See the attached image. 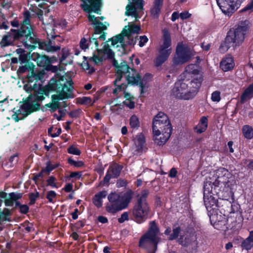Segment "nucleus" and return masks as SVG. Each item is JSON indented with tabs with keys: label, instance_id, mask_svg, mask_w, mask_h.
<instances>
[{
	"label": "nucleus",
	"instance_id": "nucleus-19",
	"mask_svg": "<svg viewBox=\"0 0 253 253\" xmlns=\"http://www.w3.org/2000/svg\"><path fill=\"white\" fill-rule=\"evenodd\" d=\"M140 30V27L137 25L131 24L130 25L126 26L122 31V34L127 37L129 41L128 44L134 45L137 41V36L134 38L132 34H137Z\"/></svg>",
	"mask_w": 253,
	"mask_h": 253
},
{
	"label": "nucleus",
	"instance_id": "nucleus-22",
	"mask_svg": "<svg viewBox=\"0 0 253 253\" xmlns=\"http://www.w3.org/2000/svg\"><path fill=\"white\" fill-rule=\"evenodd\" d=\"M179 243L192 251L196 250L198 247L197 238L194 234L186 237L184 241H179Z\"/></svg>",
	"mask_w": 253,
	"mask_h": 253
},
{
	"label": "nucleus",
	"instance_id": "nucleus-54",
	"mask_svg": "<svg viewBox=\"0 0 253 253\" xmlns=\"http://www.w3.org/2000/svg\"><path fill=\"white\" fill-rule=\"evenodd\" d=\"M56 195V194L54 191H49L47 193L46 198L50 202H52L53 198L55 197Z\"/></svg>",
	"mask_w": 253,
	"mask_h": 253
},
{
	"label": "nucleus",
	"instance_id": "nucleus-8",
	"mask_svg": "<svg viewBox=\"0 0 253 253\" xmlns=\"http://www.w3.org/2000/svg\"><path fill=\"white\" fill-rule=\"evenodd\" d=\"M150 227L148 231L143 235L139 241V247L151 250L152 253H155L157 249V245L160 238L157 236L159 229L156 222L152 221L150 223Z\"/></svg>",
	"mask_w": 253,
	"mask_h": 253
},
{
	"label": "nucleus",
	"instance_id": "nucleus-11",
	"mask_svg": "<svg viewBox=\"0 0 253 253\" xmlns=\"http://www.w3.org/2000/svg\"><path fill=\"white\" fill-rule=\"evenodd\" d=\"M188 84L183 79L176 82L172 90V93L174 96L178 99L189 100L192 99V96L189 89Z\"/></svg>",
	"mask_w": 253,
	"mask_h": 253
},
{
	"label": "nucleus",
	"instance_id": "nucleus-33",
	"mask_svg": "<svg viewBox=\"0 0 253 253\" xmlns=\"http://www.w3.org/2000/svg\"><path fill=\"white\" fill-rule=\"evenodd\" d=\"M129 125L132 129H138L140 126L139 119L136 115H133L130 118Z\"/></svg>",
	"mask_w": 253,
	"mask_h": 253
},
{
	"label": "nucleus",
	"instance_id": "nucleus-50",
	"mask_svg": "<svg viewBox=\"0 0 253 253\" xmlns=\"http://www.w3.org/2000/svg\"><path fill=\"white\" fill-rule=\"evenodd\" d=\"M148 195L147 190H144L142 192V194L140 198L137 200L138 202L147 203L146 198Z\"/></svg>",
	"mask_w": 253,
	"mask_h": 253
},
{
	"label": "nucleus",
	"instance_id": "nucleus-48",
	"mask_svg": "<svg viewBox=\"0 0 253 253\" xmlns=\"http://www.w3.org/2000/svg\"><path fill=\"white\" fill-rule=\"evenodd\" d=\"M68 163L70 165L78 168L81 167L84 165V163L82 161H75L71 158L68 159Z\"/></svg>",
	"mask_w": 253,
	"mask_h": 253
},
{
	"label": "nucleus",
	"instance_id": "nucleus-29",
	"mask_svg": "<svg viewBox=\"0 0 253 253\" xmlns=\"http://www.w3.org/2000/svg\"><path fill=\"white\" fill-rule=\"evenodd\" d=\"M208 127V119L206 117H203L200 120L199 124L195 127V130L198 133L204 132Z\"/></svg>",
	"mask_w": 253,
	"mask_h": 253
},
{
	"label": "nucleus",
	"instance_id": "nucleus-41",
	"mask_svg": "<svg viewBox=\"0 0 253 253\" xmlns=\"http://www.w3.org/2000/svg\"><path fill=\"white\" fill-rule=\"evenodd\" d=\"M123 34H120L114 37L111 39V44L114 46L118 43H123L124 41V37Z\"/></svg>",
	"mask_w": 253,
	"mask_h": 253
},
{
	"label": "nucleus",
	"instance_id": "nucleus-43",
	"mask_svg": "<svg viewBox=\"0 0 253 253\" xmlns=\"http://www.w3.org/2000/svg\"><path fill=\"white\" fill-rule=\"evenodd\" d=\"M91 100L88 97H83L77 98V103L81 104H88L91 103Z\"/></svg>",
	"mask_w": 253,
	"mask_h": 253
},
{
	"label": "nucleus",
	"instance_id": "nucleus-32",
	"mask_svg": "<svg viewBox=\"0 0 253 253\" xmlns=\"http://www.w3.org/2000/svg\"><path fill=\"white\" fill-rule=\"evenodd\" d=\"M165 132H162L161 134L159 136H155L156 137L154 139V141L155 143H156L158 145H164L167 140L169 139L170 136H169L166 140L165 139Z\"/></svg>",
	"mask_w": 253,
	"mask_h": 253
},
{
	"label": "nucleus",
	"instance_id": "nucleus-3",
	"mask_svg": "<svg viewBox=\"0 0 253 253\" xmlns=\"http://www.w3.org/2000/svg\"><path fill=\"white\" fill-rule=\"evenodd\" d=\"M42 75L38 72L36 73L34 70L32 71L27 76V83L23 88L27 92H33L28 97L27 100L33 103H38L42 101L45 98L44 94H46V90L42 87L40 84H38L37 82L41 80Z\"/></svg>",
	"mask_w": 253,
	"mask_h": 253
},
{
	"label": "nucleus",
	"instance_id": "nucleus-37",
	"mask_svg": "<svg viewBox=\"0 0 253 253\" xmlns=\"http://www.w3.org/2000/svg\"><path fill=\"white\" fill-rule=\"evenodd\" d=\"M204 201L205 205L207 208L213 206L215 204V201L213 199V197L211 196H210V197H206L205 195H204Z\"/></svg>",
	"mask_w": 253,
	"mask_h": 253
},
{
	"label": "nucleus",
	"instance_id": "nucleus-34",
	"mask_svg": "<svg viewBox=\"0 0 253 253\" xmlns=\"http://www.w3.org/2000/svg\"><path fill=\"white\" fill-rule=\"evenodd\" d=\"M134 142L138 147H141L145 142V137L142 133L138 134L134 139Z\"/></svg>",
	"mask_w": 253,
	"mask_h": 253
},
{
	"label": "nucleus",
	"instance_id": "nucleus-64",
	"mask_svg": "<svg viewBox=\"0 0 253 253\" xmlns=\"http://www.w3.org/2000/svg\"><path fill=\"white\" fill-rule=\"evenodd\" d=\"M82 176V174L79 172H73L70 174V177L79 179Z\"/></svg>",
	"mask_w": 253,
	"mask_h": 253
},
{
	"label": "nucleus",
	"instance_id": "nucleus-6",
	"mask_svg": "<svg viewBox=\"0 0 253 253\" xmlns=\"http://www.w3.org/2000/svg\"><path fill=\"white\" fill-rule=\"evenodd\" d=\"M132 199L130 192H127L122 196L116 193H111L108 196V203L106 206V211L112 213L123 210L127 207Z\"/></svg>",
	"mask_w": 253,
	"mask_h": 253
},
{
	"label": "nucleus",
	"instance_id": "nucleus-35",
	"mask_svg": "<svg viewBox=\"0 0 253 253\" xmlns=\"http://www.w3.org/2000/svg\"><path fill=\"white\" fill-rule=\"evenodd\" d=\"M37 12V15L39 17V19L41 20V21H42V23L43 24H47V25H48L49 24H50V23H52L53 22V19L52 18H51L50 19V21L49 22H45L44 21V19H43V18L42 17V15L44 13L45 15L46 14V13H47L48 12H49V9H45L44 11H43L42 10H41L39 8H37V10L36 11Z\"/></svg>",
	"mask_w": 253,
	"mask_h": 253
},
{
	"label": "nucleus",
	"instance_id": "nucleus-24",
	"mask_svg": "<svg viewBox=\"0 0 253 253\" xmlns=\"http://www.w3.org/2000/svg\"><path fill=\"white\" fill-rule=\"evenodd\" d=\"M199 74H202L197 69L195 64H189L185 68V70L183 73V78H189L195 77Z\"/></svg>",
	"mask_w": 253,
	"mask_h": 253
},
{
	"label": "nucleus",
	"instance_id": "nucleus-21",
	"mask_svg": "<svg viewBox=\"0 0 253 253\" xmlns=\"http://www.w3.org/2000/svg\"><path fill=\"white\" fill-rule=\"evenodd\" d=\"M122 168L121 166L117 164H114L110 166L103 180L101 182V184H108L111 178L118 177L120 174Z\"/></svg>",
	"mask_w": 253,
	"mask_h": 253
},
{
	"label": "nucleus",
	"instance_id": "nucleus-23",
	"mask_svg": "<svg viewBox=\"0 0 253 253\" xmlns=\"http://www.w3.org/2000/svg\"><path fill=\"white\" fill-rule=\"evenodd\" d=\"M234 66V62L232 57L227 56L222 59L220 64L221 69L227 72L232 70Z\"/></svg>",
	"mask_w": 253,
	"mask_h": 253
},
{
	"label": "nucleus",
	"instance_id": "nucleus-45",
	"mask_svg": "<svg viewBox=\"0 0 253 253\" xmlns=\"http://www.w3.org/2000/svg\"><path fill=\"white\" fill-rule=\"evenodd\" d=\"M211 99L214 102H219L220 100V92L219 91H215L211 94Z\"/></svg>",
	"mask_w": 253,
	"mask_h": 253
},
{
	"label": "nucleus",
	"instance_id": "nucleus-25",
	"mask_svg": "<svg viewBox=\"0 0 253 253\" xmlns=\"http://www.w3.org/2000/svg\"><path fill=\"white\" fill-rule=\"evenodd\" d=\"M35 60L37 62V65L40 67H48L52 62L51 59L45 55H42L37 54L34 57Z\"/></svg>",
	"mask_w": 253,
	"mask_h": 253
},
{
	"label": "nucleus",
	"instance_id": "nucleus-18",
	"mask_svg": "<svg viewBox=\"0 0 253 253\" xmlns=\"http://www.w3.org/2000/svg\"><path fill=\"white\" fill-rule=\"evenodd\" d=\"M190 78L191 79L189 78H183V79L188 84L189 89L194 97L201 87L203 81V76L202 74H199L195 77Z\"/></svg>",
	"mask_w": 253,
	"mask_h": 253
},
{
	"label": "nucleus",
	"instance_id": "nucleus-5",
	"mask_svg": "<svg viewBox=\"0 0 253 253\" xmlns=\"http://www.w3.org/2000/svg\"><path fill=\"white\" fill-rule=\"evenodd\" d=\"M248 24V21H241L234 30L228 32L224 42V46L227 49L232 46H238L243 42L245 35L249 29Z\"/></svg>",
	"mask_w": 253,
	"mask_h": 253
},
{
	"label": "nucleus",
	"instance_id": "nucleus-20",
	"mask_svg": "<svg viewBox=\"0 0 253 253\" xmlns=\"http://www.w3.org/2000/svg\"><path fill=\"white\" fill-rule=\"evenodd\" d=\"M102 0H81V6L86 11H93L97 14L100 13L102 7Z\"/></svg>",
	"mask_w": 253,
	"mask_h": 253
},
{
	"label": "nucleus",
	"instance_id": "nucleus-51",
	"mask_svg": "<svg viewBox=\"0 0 253 253\" xmlns=\"http://www.w3.org/2000/svg\"><path fill=\"white\" fill-rule=\"evenodd\" d=\"M22 196V194L20 193H11L9 194V198L11 199L13 201H16L20 199Z\"/></svg>",
	"mask_w": 253,
	"mask_h": 253
},
{
	"label": "nucleus",
	"instance_id": "nucleus-14",
	"mask_svg": "<svg viewBox=\"0 0 253 253\" xmlns=\"http://www.w3.org/2000/svg\"><path fill=\"white\" fill-rule=\"evenodd\" d=\"M46 33L48 41L40 42L38 39L35 37L37 40V42L35 44V46L36 47V45L38 43L41 48L43 49L47 52H54L60 50V46L59 45H55V41L54 40L55 38L58 36L55 35L54 30L53 28L51 29H48V30L46 31Z\"/></svg>",
	"mask_w": 253,
	"mask_h": 253
},
{
	"label": "nucleus",
	"instance_id": "nucleus-1",
	"mask_svg": "<svg viewBox=\"0 0 253 253\" xmlns=\"http://www.w3.org/2000/svg\"><path fill=\"white\" fill-rule=\"evenodd\" d=\"M30 18V12L25 11L24 19L21 22L20 28L11 29L10 32L4 35L0 42V47L3 48L12 45L15 41H19L30 50L34 49L37 40L34 33V26L31 23Z\"/></svg>",
	"mask_w": 253,
	"mask_h": 253
},
{
	"label": "nucleus",
	"instance_id": "nucleus-55",
	"mask_svg": "<svg viewBox=\"0 0 253 253\" xmlns=\"http://www.w3.org/2000/svg\"><path fill=\"white\" fill-rule=\"evenodd\" d=\"M123 103L129 109H133L135 107V103L133 100H125L123 102Z\"/></svg>",
	"mask_w": 253,
	"mask_h": 253
},
{
	"label": "nucleus",
	"instance_id": "nucleus-49",
	"mask_svg": "<svg viewBox=\"0 0 253 253\" xmlns=\"http://www.w3.org/2000/svg\"><path fill=\"white\" fill-rule=\"evenodd\" d=\"M80 47L82 49L85 50L89 46L88 42L85 38H82L80 41Z\"/></svg>",
	"mask_w": 253,
	"mask_h": 253
},
{
	"label": "nucleus",
	"instance_id": "nucleus-60",
	"mask_svg": "<svg viewBox=\"0 0 253 253\" xmlns=\"http://www.w3.org/2000/svg\"><path fill=\"white\" fill-rule=\"evenodd\" d=\"M253 10V0H252L251 2L248 3L246 6H245L242 10V12Z\"/></svg>",
	"mask_w": 253,
	"mask_h": 253
},
{
	"label": "nucleus",
	"instance_id": "nucleus-62",
	"mask_svg": "<svg viewBox=\"0 0 253 253\" xmlns=\"http://www.w3.org/2000/svg\"><path fill=\"white\" fill-rule=\"evenodd\" d=\"M29 207L27 205H20V211L23 214H26L29 211Z\"/></svg>",
	"mask_w": 253,
	"mask_h": 253
},
{
	"label": "nucleus",
	"instance_id": "nucleus-4",
	"mask_svg": "<svg viewBox=\"0 0 253 253\" xmlns=\"http://www.w3.org/2000/svg\"><path fill=\"white\" fill-rule=\"evenodd\" d=\"M82 9L85 12L88 13L87 17L90 22H92V24L94 25V33L92 35L91 38H89L88 42L89 45H91L92 43L95 44V48L97 51L98 53L96 54L93 53L92 57L89 58V60L91 61L94 62L95 63L97 64L100 62L102 61V58L99 55V53L101 52V50H99L98 48V43L97 41V38L100 40L104 41L105 40L106 33L104 32V30L107 29V26L104 24L103 23L100 22L98 18L95 17L94 15H91L90 12H93V11H86L84 10L83 8ZM94 13H95L94 12Z\"/></svg>",
	"mask_w": 253,
	"mask_h": 253
},
{
	"label": "nucleus",
	"instance_id": "nucleus-38",
	"mask_svg": "<svg viewBox=\"0 0 253 253\" xmlns=\"http://www.w3.org/2000/svg\"><path fill=\"white\" fill-rule=\"evenodd\" d=\"M34 70V65H31L30 63H26L24 66L19 67L18 72L20 73H23L27 71H32Z\"/></svg>",
	"mask_w": 253,
	"mask_h": 253
},
{
	"label": "nucleus",
	"instance_id": "nucleus-59",
	"mask_svg": "<svg viewBox=\"0 0 253 253\" xmlns=\"http://www.w3.org/2000/svg\"><path fill=\"white\" fill-rule=\"evenodd\" d=\"M127 182L126 180L122 179H119L117 180L116 185L117 187H122L126 186Z\"/></svg>",
	"mask_w": 253,
	"mask_h": 253
},
{
	"label": "nucleus",
	"instance_id": "nucleus-2",
	"mask_svg": "<svg viewBox=\"0 0 253 253\" xmlns=\"http://www.w3.org/2000/svg\"><path fill=\"white\" fill-rule=\"evenodd\" d=\"M73 82L71 79L67 80L66 77L62 76L56 80L52 86V88L59 92L58 94L51 96L52 102L48 103L45 106L50 108L51 112H54L60 107L58 100L66 98H73Z\"/></svg>",
	"mask_w": 253,
	"mask_h": 253
},
{
	"label": "nucleus",
	"instance_id": "nucleus-63",
	"mask_svg": "<svg viewBox=\"0 0 253 253\" xmlns=\"http://www.w3.org/2000/svg\"><path fill=\"white\" fill-rule=\"evenodd\" d=\"M11 1H6L5 0H3L1 2V5L4 8L8 9L11 6Z\"/></svg>",
	"mask_w": 253,
	"mask_h": 253
},
{
	"label": "nucleus",
	"instance_id": "nucleus-30",
	"mask_svg": "<svg viewBox=\"0 0 253 253\" xmlns=\"http://www.w3.org/2000/svg\"><path fill=\"white\" fill-rule=\"evenodd\" d=\"M212 180L211 178H207L204 185V194L205 195L206 193L209 194L211 193L213 188Z\"/></svg>",
	"mask_w": 253,
	"mask_h": 253
},
{
	"label": "nucleus",
	"instance_id": "nucleus-52",
	"mask_svg": "<svg viewBox=\"0 0 253 253\" xmlns=\"http://www.w3.org/2000/svg\"><path fill=\"white\" fill-rule=\"evenodd\" d=\"M138 40H139V45L140 47L143 46L144 44L145 43H146L148 41V38L145 36H140Z\"/></svg>",
	"mask_w": 253,
	"mask_h": 253
},
{
	"label": "nucleus",
	"instance_id": "nucleus-57",
	"mask_svg": "<svg viewBox=\"0 0 253 253\" xmlns=\"http://www.w3.org/2000/svg\"><path fill=\"white\" fill-rule=\"evenodd\" d=\"M81 113V110H75L69 113V115L72 118H78Z\"/></svg>",
	"mask_w": 253,
	"mask_h": 253
},
{
	"label": "nucleus",
	"instance_id": "nucleus-10",
	"mask_svg": "<svg viewBox=\"0 0 253 253\" xmlns=\"http://www.w3.org/2000/svg\"><path fill=\"white\" fill-rule=\"evenodd\" d=\"M171 39L170 34L166 31H164L163 42L159 49V54L156 57L155 63L157 67L161 66L169 58L171 52Z\"/></svg>",
	"mask_w": 253,
	"mask_h": 253
},
{
	"label": "nucleus",
	"instance_id": "nucleus-17",
	"mask_svg": "<svg viewBox=\"0 0 253 253\" xmlns=\"http://www.w3.org/2000/svg\"><path fill=\"white\" fill-rule=\"evenodd\" d=\"M129 3L126 5L125 13L126 15H131L135 17V21L137 20L139 12L143 9V0H128Z\"/></svg>",
	"mask_w": 253,
	"mask_h": 253
},
{
	"label": "nucleus",
	"instance_id": "nucleus-39",
	"mask_svg": "<svg viewBox=\"0 0 253 253\" xmlns=\"http://www.w3.org/2000/svg\"><path fill=\"white\" fill-rule=\"evenodd\" d=\"M103 53L105 54H106L109 58H112L114 54L111 49L110 48V46L108 43H105L104 45L103 46V48L102 49Z\"/></svg>",
	"mask_w": 253,
	"mask_h": 253
},
{
	"label": "nucleus",
	"instance_id": "nucleus-42",
	"mask_svg": "<svg viewBox=\"0 0 253 253\" xmlns=\"http://www.w3.org/2000/svg\"><path fill=\"white\" fill-rule=\"evenodd\" d=\"M242 247L247 250H250L253 247V242L246 239L242 243Z\"/></svg>",
	"mask_w": 253,
	"mask_h": 253
},
{
	"label": "nucleus",
	"instance_id": "nucleus-44",
	"mask_svg": "<svg viewBox=\"0 0 253 253\" xmlns=\"http://www.w3.org/2000/svg\"><path fill=\"white\" fill-rule=\"evenodd\" d=\"M68 152L70 154L80 155L81 154L80 150L74 146H71L68 148Z\"/></svg>",
	"mask_w": 253,
	"mask_h": 253
},
{
	"label": "nucleus",
	"instance_id": "nucleus-9",
	"mask_svg": "<svg viewBox=\"0 0 253 253\" xmlns=\"http://www.w3.org/2000/svg\"><path fill=\"white\" fill-rule=\"evenodd\" d=\"M153 132L154 136H159L162 132H165V140L170 136L172 127L168 116L164 112H160L155 116L153 121Z\"/></svg>",
	"mask_w": 253,
	"mask_h": 253
},
{
	"label": "nucleus",
	"instance_id": "nucleus-12",
	"mask_svg": "<svg viewBox=\"0 0 253 253\" xmlns=\"http://www.w3.org/2000/svg\"><path fill=\"white\" fill-rule=\"evenodd\" d=\"M193 55L189 49L183 45L181 43H178L176 49V53L173 58V66L184 64L191 59Z\"/></svg>",
	"mask_w": 253,
	"mask_h": 253
},
{
	"label": "nucleus",
	"instance_id": "nucleus-28",
	"mask_svg": "<svg viewBox=\"0 0 253 253\" xmlns=\"http://www.w3.org/2000/svg\"><path fill=\"white\" fill-rule=\"evenodd\" d=\"M107 193L106 191H102L95 194L93 198V204L97 207L100 208L102 205V199L106 197Z\"/></svg>",
	"mask_w": 253,
	"mask_h": 253
},
{
	"label": "nucleus",
	"instance_id": "nucleus-47",
	"mask_svg": "<svg viewBox=\"0 0 253 253\" xmlns=\"http://www.w3.org/2000/svg\"><path fill=\"white\" fill-rule=\"evenodd\" d=\"M39 196V193L36 192V194L32 193L29 194L30 203L29 205H32L35 204L37 198Z\"/></svg>",
	"mask_w": 253,
	"mask_h": 253
},
{
	"label": "nucleus",
	"instance_id": "nucleus-31",
	"mask_svg": "<svg viewBox=\"0 0 253 253\" xmlns=\"http://www.w3.org/2000/svg\"><path fill=\"white\" fill-rule=\"evenodd\" d=\"M242 131L246 138L251 139L253 137V128L250 126H244L243 127Z\"/></svg>",
	"mask_w": 253,
	"mask_h": 253
},
{
	"label": "nucleus",
	"instance_id": "nucleus-15",
	"mask_svg": "<svg viewBox=\"0 0 253 253\" xmlns=\"http://www.w3.org/2000/svg\"><path fill=\"white\" fill-rule=\"evenodd\" d=\"M216 1L222 12L230 16L239 7L243 0H216Z\"/></svg>",
	"mask_w": 253,
	"mask_h": 253
},
{
	"label": "nucleus",
	"instance_id": "nucleus-61",
	"mask_svg": "<svg viewBox=\"0 0 253 253\" xmlns=\"http://www.w3.org/2000/svg\"><path fill=\"white\" fill-rule=\"evenodd\" d=\"M18 160V157L17 154L11 156L9 159V162L12 165L16 164Z\"/></svg>",
	"mask_w": 253,
	"mask_h": 253
},
{
	"label": "nucleus",
	"instance_id": "nucleus-40",
	"mask_svg": "<svg viewBox=\"0 0 253 253\" xmlns=\"http://www.w3.org/2000/svg\"><path fill=\"white\" fill-rule=\"evenodd\" d=\"M181 228L179 226L173 228L172 233L170 235L169 238V240H173L174 239H176L178 237Z\"/></svg>",
	"mask_w": 253,
	"mask_h": 253
},
{
	"label": "nucleus",
	"instance_id": "nucleus-36",
	"mask_svg": "<svg viewBox=\"0 0 253 253\" xmlns=\"http://www.w3.org/2000/svg\"><path fill=\"white\" fill-rule=\"evenodd\" d=\"M16 52L17 54H18L19 60H20L22 63H25L28 61V56L24 49L18 48L16 49Z\"/></svg>",
	"mask_w": 253,
	"mask_h": 253
},
{
	"label": "nucleus",
	"instance_id": "nucleus-27",
	"mask_svg": "<svg viewBox=\"0 0 253 253\" xmlns=\"http://www.w3.org/2000/svg\"><path fill=\"white\" fill-rule=\"evenodd\" d=\"M163 0H155L154 5L151 9V13L154 18H157L161 12L163 6Z\"/></svg>",
	"mask_w": 253,
	"mask_h": 253
},
{
	"label": "nucleus",
	"instance_id": "nucleus-16",
	"mask_svg": "<svg viewBox=\"0 0 253 253\" xmlns=\"http://www.w3.org/2000/svg\"><path fill=\"white\" fill-rule=\"evenodd\" d=\"M21 108L24 112V114H22V117L20 118L18 117V115H21L20 110L17 111V113H15L12 115V119L16 122L24 119L32 113L39 110L40 108V104L39 103H33L26 100L25 103L22 105Z\"/></svg>",
	"mask_w": 253,
	"mask_h": 253
},
{
	"label": "nucleus",
	"instance_id": "nucleus-7",
	"mask_svg": "<svg viewBox=\"0 0 253 253\" xmlns=\"http://www.w3.org/2000/svg\"><path fill=\"white\" fill-rule=\"evenodd\" d=\"M117 73V77L114 82V85L121 81L123 74H127L126 78L128 84L138 85L141 87V94L143 93L144 84L140 81L141 76L135 70L130 68L126 62L123 61L120 64L119 66H118Z\"/></svg>",
	"mask_w": 253,
	"mask_h": 253
},
{
	"label": "nucleus",
	"instance_id": "nucleus-46",
	"mask_svg": "<svg viewBox=\"0 0 253 253\" xmlns=\"http://www.w3.org/2000/svg\"><path fill=\"white\" fill-rule=\"evenodd\" d=\"M56 180V178L53 176H50L46 180L47 183V185L50 186L52 187L57 188L56 183L55 182Z\"/></svg>",
	"mask_w": 253,
	"mask_h": 253
},
{
	"label": "nucleus",
	"instance_id": "nucleus-56",
	"mask_svg": "<svg viewBox=\"0 0 253 253\" xmlns=\"http://www.w3.org/2000/svg\"><path fill=\"white\" fill-rule=\"evenodd\" d=\"M69 51L65 48L62 50V56L60 58V62H62L68 56Z\"/></svg>",
	"mask_w": 253,
	"mask_h": 253
},
{
	"label": "nucleus",
	"instance_id": "nucleus-13",
	"mask_svg": "<svg viewBox=\"0 0 253 253\" xmlns=\"http://www.w3.org/2000/svg\"><path fill=\"white\" fill-rule=\"evenodd\" d=\"M150 209L147 203L137 201L132 209L134 220L138 223L146 220L148 216Z\"/></svg>",
	"mask_w": 253,
	"mask_h": 253
},
{
	"label": "nucleus",
	"instance_id": "nucleus-53",
	"mask_svg": "<svg viewBox=\"0 0 253 253\" xmlns=\"http://www.w3.org/2000/svg\"><path fill=\"white\" fill-rule=\"evenodd\" d=\"M128 220V213L127 212H124L121 217L118 218L119 222L122 223L125 222L126 220Z\"/></svg>",
	"mask_w": 253,
	"mask_h": 253
},
{
	"label": "nucleus",
	"instance_id": "nucleus-26",
	"mask_svg": "<svg viewBox=\"0 0 253 253\" xmlns=\"http://www.w3.org/2000/svg\"><path fill=\"white\" fill-rule=\"evenodd\" d=\"M253 97V83L245 90L241 96L240 102L244 103Z\"/></svg>",
	"mask_w": 253,
	"mask_h": 253
},
{
	"label": "nucleus",
	"instance_id": "nucleus-58",
	"mask_svg": "<svg viewBox=\"0 0 253 253\" xmlns=\"http://www.w3.org/2000/svg\"><path fill=\"white\" fill-rule=\"evenodd\" d=\"M152 78V75L150 74H146L145 76L143 77V79H141V82H142L144 84V87H145V85L146 84L147 82L149 81L150 79ZM144 87H143L144 88Z\"/></svg>",
	"mask_w": 253,
	"mask_h": 253
}]
</instances>
